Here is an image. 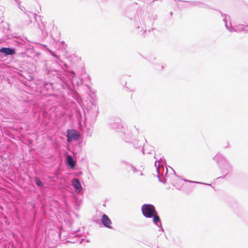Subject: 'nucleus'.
Segmentation results:
<instances>
[{"instance_id": "0eeeda50", "label": "nucleus", "mask_w": 248, "mask_h": 248, "mask_svg": "<svg viewBox=\"0 0 248 248\" xmlns=\"http://www.w3.org/2000/svg\"><path fill=\"white\" fill-rule=\"evenodd\" d=\"M154 218H153V221L155 224H157L158 222L160 221V218L159 216L157 215V212H155V214H154Z\"/></svg>"}, {"instance_id": "20e7f679", "label": "nucleus", "mask_w": 248, "mask_h": 248, "mask_svg": "<svg viewBox=\"0 0 248 248\" xmlns=\"http://www.w3.org/2000/svg\"><path fill=\"white\" fill-rule=\"evenodd\" d=\"M72 186L76 189L77 192L78 193L80 192L82 189V187L81 186L80 183L78 179L77 178L73 179V180L72 181Z\"/></svg>"}, {"instance_id": "f257e3e1", "label": "nucleus", "mask_w": 248, "mask_h": 248, "mask_svg": "<svg viewBox=\"0 0 248 248\" xmlns=\"http://www.w3.org/2000/svg\"><path fill=\"white\" fill-rule=\"evenodd\" d=\"M141 211L143 215L147 218H151L156 212L155 206L150 204H143L141 207Z\"/></svg>"}, {"instance_id": "6e6552de", "label": "nucleus", "mask_w": 248, "mask_h": 248, "mask_svg": "<svg viewBox=\"0 0 248 248\" xmlns=\"http://www.w3.org/2000/svg\"><path fill=\"white\" fill-rule=\"evenodd\" d=\"M35 182L38 186H43L42 182L37 178H35Z\"/></svg>"}, {"instance_id": "39448f33", "label": "nucleus", "mask_w": 248, "mask_h": 248, "mask_svg": "<svg viewBox=\"0 0 248 248\" xmlns=\"http://www.w3.org/2000/svg\"><path fill=\"white\" fill-rule=\"evenodd\" d=\"M0 52L5 54L6 55H12L15 54L14 50L7 47H3L0 49Z\"/></svg>"}, {"instance_id": "423d86ee", "label": "nucleus", "mask_w": 248, "mask_h": 248, "mask_svg": "<svg viewBox=\"0 0 248 248\" xmlns=\"http://www.w3.org/2000/svg\"><path fill=\"white\" fill-rule=\"evenodd\" d=\"M67 163L71 168H74L75 166V162L71 156L68 155L67 156Z\"/></svg>"}, {"instance_id": "7ed1b4c3", "label": "nucleus", "mask_w": 248, "mask_h": 248, "mask_svg": "<svg viewBox=\"0 0 248 248\" xmlns=\"http://www.w3.org/2000/svg\"><path fill=\"white\" fill-rule=\"evenodd\" d=\"M101 221L103 224L107 228L111 229V221L106 215H103L102 217Z\"/></svg>"}, {"instance_id": "f03ea898", "label": "nucleus", "mask_w": 248, "mask_h": 248, "mask_svg": "<svg viewBox=\"0 0 248 248\" xmlns=\"http://www.w3.org/2000/svg\"><path fill=\"white\" fill-rule=\"evenodd\" d=\"M79 137V134L73 129H68L67 131V141L70 142L73 140H76L78 139Z\"/></svg>"}]
</instances>
